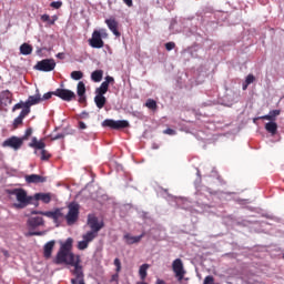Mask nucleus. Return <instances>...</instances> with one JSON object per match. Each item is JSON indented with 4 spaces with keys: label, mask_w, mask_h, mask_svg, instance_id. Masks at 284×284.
<instances>
[{
    "label": "nucleus",
    "mask_w": 284,
    "mask_h": 284,
    "mask_svg": "<svg viewBox=\"0 0 284 284\" xmlns=\"http://www.w3.org/2000/svg\"><path fill=\"white\" fill-rule=\"evenodd\" d=\"M7 194L9 196H16L18 203L13 204L16 210H23L28 207V205H34L39 207V201L42 203H50L52 201V194L50 193H36L34 196L28 195V191L26 189H8Z\"/></svg>",
    "instance_id": "f257e3e1"
},
{
    "label": "nucleus",
    "mask_w": 284,
    "mask_h": 284,
    "mask_svg": "<svg viewBox=\"0 0 284 284\" xmlns=\"http://www.w3.org/2000/svg\"><path fill=\"white\" fill-rule=\"evenodd\" d=\"M74 240L69 237L65 242H60V248L53 258L54 265H69L74 267L81 265V255H77L72 252Z\"/></svg>",
    "instance_id": "f03ea898"
},
{
    "label": "nucleus",
    "mask_w": 284,
    "mask_h": 284,
    "mask_svg": "<svg viewBox=\"0 0 284 284\" xmlns=\"http://www.w3.org/2000/svg\"><path fill=\"white\" fill-rule=\"evenodd\" d=\"M29 148H32L33 150H41V161H50L52 158V154L45 150V139L39 140L37 136H33L29 143Z\"/></svg>",
    "instance_id": "7ed1b4c3"
},
{
    "label": "nucleus",
    "mask_w": 284,
    "mask_h": 284,
    "mask_svg": "<svg viewBox=\"0 0 284 284\" xmlns=\"http://www.w3.org/2000/svg\"><path fill=\"white\" fill-rule=\"evenodd\" d=\"M105 37H108V32H105L104 29H102L100 31L94 30L91 39H89V45H91V48L101 50V48H103V45H105V42H103V39H105Z\"/></svg>",
    "instance_id": "20e7f679"
},
{
    "label": "nucleus",
    "mask_w": 284,
    "mask_h": 284,
    "mask_svg": "<svg viewBox=\"0 0 284 284\" xmlns=\"http://www.w3.org/2000/svg\"><path fill=\"white\" fill-rule=\"evenodd\" d=\"M31 214H40L41 216H47V219H52L57 227H59V221L63 219V207L54 209L53 211H31Z\"/></svg>",
    "instance_id": "39448f33"
},
{
    "label": "nucleus",
    "mask_w": 284,
    "mask_h": 284,
    "mask_svg": "<svg viewBox=\"0 0 284 284\" xmlns=\"http://www.w3.org/2000/svg\"><path fill=\"white\" fill-rule=\"evenodd\" d=\"M60 219H65L68 225H74L79 221V204H69L68 214L63 213V217Z\"/></svg>",
    "instance_id": "423d86ee"
},
{
    "label": "nucleus",
    "mask_w": 284,
    "mask_h": 284,
    "mask_svg": "<svg viewBox=\"0 0 284 284\" xmlns=\"http://www.w3.org/2000/svg\"><path fill=\"white\" fill-rule=\"evenodd\" d=\"M102 128H110L111 130H125V128H130V122H128V120L106 119L102 122Z\"/></svg>",
    "instance_id": "0eeeda50"
},
{
    "label": "nucleus",
    "mask_w": 284,
    "mask_h": 284,
    "mask_svg": "<svg viewBox=\"0 0 284 284\" xmlns=\"http://www.w3.org/2000/svg\"><path fill=\"white\" fill-rule=\"evenodd\" d=\"M70 270L72 276L74 278L71 280L72 284H85V274L83 273V264H78L75 266H71Z\"/></svg>",
    "instance_id": "6e6552de"
},
{
    "label": "nucleus",
    "mask_w": 284,
    "mask_h": 284,
    "mask_svg": "<svg viewBox=\"0 0 284 284\" xmlns=\"http://www.w3.org/2000/svg\"><path fill=\"white\" fill-rule=\"evenodd\" d=\"M54 68H57L54 59H44L36 64V70H39L40 72H52Z\"/></svg>",
    "instance_id": "1a4fd4ad"
},
{
    "label": "nucleus",
    "mask_w": 284,
    "mask_h": 284,
    "mask_svg": "<svg viewBox=\"0 0 284 284\" xmlns=\"http://www.w3.org/2000/svg\"><path fill=\"white\" fill-rule=\"evenodd\" d=\"M172 270L178 278V281H183L185 277V268L183 267V260L176 258L172 263Z\"/></svg>",
    "instance_id": "9d476101"
},
{
    "label": "nucleus",
    "mask_w": 284,
    "mask_h": 284,
    "mask_svg": "<svg viewBox=\"0 0 284 284\" xmlns=\"http://www.w3.org/2000/svg\"><path fill=\"white\" fill-rule=\"evenodd\" d=\"M110 83H114V78L106 75L104 82L95 89V97H105V94H108V90H110Z\"/></svg>",
    "instance_id": "9b49d317"
},
{
    "label": "nucleus",
    "mask_w": 284,
    "mask_h": 284,
    "mask_svg": "<svg viewBox=\"0 0 284 284\" xmlns=\"http://www.w3.org/2000/svg\"><path fill=\"white\" fill-rule=\"evenodd\" d=\"M54 97H59V99H62V101H72L77 99V94L74 91L68 90V89H57L54 91Z\"/></svg>",
    "instance_id": "f8f14e48"
},
{
    "label": "nucleus",
    "mask_w": 284,
    "mask_h": 284,
    "mask_svg": "<svg viewBox=\"0 0 284 284\" xmlns=\"http://www.w3.org/2000/svg\"><path fill=\"white\" fill-rule=\"evenodd\" d=\"M22 145H23V140L17 136H11L2 143L3 148H12V150H20Z\"/></svg>",
    "instance_id": "ddd939ff"
},
{
    "label": "nucleus",
    "mask_w": 284,
    "mask_h": 284,
    "mask_svg": "<svg viewBox=\"0 0 284 284\" xmlns=\"http://www.w3.org/2000/svg\"><path fill=\"white\" fill-rule=\"evenodd\" d=\"M88 225L91 229V232H94L95 234H99V232L103 230V223H100L99 217L93 215L88 216Z\"/></svg>",
    "instance_id": "4468645a"
},
{
    "label": "nucleus",
    "mask_w": 284,
    "mask_h": 284,
    "mask_svg": "<svg viewBox=\"0 0 284 284\" xmlns=\"http://www.w3.org/2000/svg\"><path fill=\"white\" fill-rule=\"evenodd\" d=\"M27 224L32 230H36V227H41V226L45 225V220H43V217H41V216H32V217L28 219Z\"/></svg>",
    "instance_id": "2eb2a0df"
},
{
    "label": "nucleus",
    "mask_w": 284,
    "mask_h": 284,
    "mask_svg": "<svg viewBox=\"0 0 284 284\" xmlns=\"http://www.w3.org/2000/svg\"><path fill=\"white\" fill-rule=\"evenodd\" d=\"M0 104L4 106L12 105V92L10 90L0 92Z\"/></svg>",
    "instance_id": "dca6fc26"
},
{
    "label": "nucleus",
    "mask_w": 284,
    "mask_h": 284,
    "mask_svg": "<svg viewBox=\"0 0 284 284\" xmlns=\"http://www.w3.org/2000/svg\"><path fill=\"white\" fill-rule=\"evenodd\" d=\"M105 23H106L109 30H111V32L115 37H121V32H119V22L116 21V19H114V18L106 19Z\"/></svg>",
    "instance_id": "f3484780"
},
{
    "label": "nucleus",
    "mask_w": 284,
    "mask_h": 284,
    "mask_svg": "<svg viewBox=\"0 0 284 284\" xmlns=\"http://www.w3.org/2000/svg\"><path fill=\"white\" fill-rule=\"evenodd\" d=\"M54 245H57V241L51 240L47 242L43 246V256L44 258H52V252H54Z\"/></svg>",
    "instance_id": "a211bd4d"
},
{
    "label": "nucleus",
    "mask_w": 284,
    "mask_h": 284,
    "mask_svg": "<svg viewBox=\"0 0 284 284\" xmlns=\"http://www.w3.org/2000/svg\"><path fill=\"white\" fill-rule=\"evenodd\" d=\"M24 181L29 184L30 183L37 184V183H45L48 179L39 174H30L24 176Z\"/></svg>",
    "instance_id": "6ab92c4d"
},
{
    "label": "nucleus",
    "mask_w": 284,
    "mask_h": 284,
    "mask_svg": "<svg viewBox=\"0 0 284 284\" xmlns=\"http://www.w3.org/2000/svg\"><path fill=\"white\" fill-rule=\"evenodd\" d=\"M143 236H145V232L138 236H132L130 233H126L124 235V241L126 245H134V243H141V239H143Z\"/></svg>",
    "instance_id": "aec40b11"
},
{
    "label": "nucleus",
    "mask_w": 284,
    "mask_h": 284,
    "mask_svg": "<svg viewBox=\"0 0 284 284\" xmlns=\"http://www.w3.org/2000/svg\"><path fill=\"white\" fill-rule=\"evenodd\" d=\"M41 103V94L30 95L28 101L24 102V108H32V105H37Z\"/></svg>",
    "instance_id": "412c9836"
},
{
    "label": "nucleus",
    "mask_w": 284,
    "mask_h": 284,
    "mask_svg": "<svg viewBox=\"0 0 284 284\" xmlns=\"http://www.w3.org/2000/svg\"><path fill=\"white\" fill-rule=\"evenodd\" d=\"M94 103L99 110H103V108H105V104L108 103V99L105 98V95H95Z\"/></svg>",
    "instance_id": "4be33fe9"
},
{
    "label": "nucleus",
    "mask_w": 284,
    "mask_h": 284,
    "mask_svg": "<svg viewBox=\"0 0 284 284\" xmlns=\"http://www.w3.org/2000/svg\"><path fill=\"white\" fill-rule=\"evenodd\" d=\"M281 115V110H272L268 112V114L263 115L261 119H263L264 121H271L274 122L276 121V116Z\"/></svg>",
    "instance_id": "5701e85b"
},
{
    "label": "nucleus",
    "mask_w": 284,
    "mask_h": 284,
    "mask_svg": "<svg viewBox=\"0 0 284 284\" xmlns=\"http://www.w3.org/2000/svg\"><path fill=\"white\" fill-rule=\"evenodd\" d=\"M91 79L94 83H101L103 80V70H95L91 73Z\"/></svg>",
    "instance_id": "b1692460"
},
{
    "label": "nucleus",
    "mask_w": 284,
    "mask_h": 284,
    "mask_svg": "<svg viewBox=\"0 0 284 284\" xmlns=\"http://www.w3.org/2000/svg\"><path fill=\"white\" fill-rule=\"evenodd\" d=\"M265 130L266 132H270V134H276V132H278V124H276V122H267L265 124Z\"/></svg>",
    "instance_id": "393cba45"
},
{
    "label": "nucleus",
    "mask_w": 284,
    "mask_h": 284,
    "mask_svg": "<svg viewBox=\"0 0 284 284\" xmlns=\"http://www.w3.org/2000/svg\"><path fill=\"white\" fill-rule=\"evenodd\" d=\"M97 236H99V233H94L93 231H89L87 232L82 239L88 243H92V241H94L97 239Z\"/></svg>",
    "instance_id": "a878e982"
},
{
    "label": "nucleus",
    "mask_w": 284,
    "mask_h": 284,
    "mask_svg": "<svg viewBox=\"0 0 284 284\" xmlns=\"http://www.w3.org/2000/svg\"><path fill=\"white\" fill-rule=\"evenodd\" d=\"M150 268V264H142L139 270L141 281H145L148 278V270Z\"/></svg>",
    "instance_id": "bb28decb"
},
{
    "label": "nucleus",
    "mask_w": 284,
    "mask_h": 284,
    "mask_svg": "<svg viewBox=\"0 0 284 284\" xmlns=\"http://www.w3.org/2000/svg\"><path fill=\"white\" fill-rule=\"evenodd\" d=\"M58 19H59V17H57V16H53L52 19L48 14L41 16V21H43V23H49V26H54V22H57Z\"/></svg>",
    "instance_id": "cd10ccee"
},
{
    "label": "nucleus",
    "mask_w": 284,
    "mask_h": 284,
    "mask_svg": "<svg viewBox=\"0 0 284 284\" xmlns=\"http://www.w3.org/2000/svg\"><path fill=\"white\" fill-rule=\"evenodd\" d=\"M20 54L28 57V54H32V45L28 43H23L20 45Z\"/></svg>",
    "instance_id": "c85d7f7f"
},
{
    "label": "nucleus",
    "mask_w": 284,
    "mask_h": 284,
    "mask_svg": "<svg viewBox=\"0 0 284 284\" xmlns=\"http://www.w3.org/2000/svg\"><path fill=\"white\" fill-rule=\"evenodd\" d=\"M145 108H149V110L156 111L159 105L156 104V102L154 100L148 99L145 102Z\"/></svg>",
    "instance_id": "c756f323"
},
{
    "label": "nucleus",
    "mask_w": 284,
    "mask_h": 284,
    "mask_svg": "<svg viewBox=\"0 0 284 284\" xmlns=\"http://www.w3.org/2000/svg\"><path fill=\"white\" fill-rule=\"evenodd\" d=\"M77 92H78V97H83V95H85V83H83L82 81H80V82L78 83V90H77Z\"/></svg>",
    "instance_id": "7c9ffc66"
},
{
    "label": "nucleus",
    "mask_w": 284,
    "mask_h": 284,
    "mask_svg": "<svg viewBox=\"0 0 284 284\" xmlns=\"http://www.w3.org/2000/svg\"><path fill=\"white\" fill-rule=\"evenodd\" d=\"M71 79H73L74 81H81V79H83V72L81 71L71 72Z\"/></svg>",
    "instance_id": "2f4dec72"
},
{
    "label": "nucleus",
    "mask_w": 284,
    "mask_h": 284,
    "mask_svg": "<svg viewBox=\"0 0 284 284\" xmlns=\"http://www.w3.org/2000/svg\"><path fill=\"white\" fill-rule=\"evenodd\" d=\"M30 114V106H24V109L20 112V114L18 115V118L26 119L28 115Z\"/></svg>",
    "instance_id": "473e14b6"
},
{
    "label": "nucleus",
    "mask_w": 284,
    "mask_h": 284,
    "mask_svg": "<svg viewBox=\"0 0 284 284\" xmlns=\"http://www.w3.org/2000/svg\"><path fill=\"white\" fill-rule=\"evenodd\" d=\"M32 128H29L26 130L24 134L20 138L23 141H28V139H30V136H32Z\"/></svg>",
    "instance_id": "72a5a7b5"
},
{
    "label": "nucleus",
    "mask_w": 284,
    "mask_h": 284,
    "mask_svg": "<svg viewBox=\"0 0 284 284\" xmlns=\"http://www.w3.org/2000/svg\"><path fill=\"white\" fill-rule=\"evenodd\" d=\"M255 81H256V78L254 77V74H248L245 79L246 85H252V83H254Z\"/></svg>",
    "instance_id": "f704fd0d"
},
{
    "label": "nucleus",
    "mask_w": 284,
    "mask_h": 284,
    "mask_svg": "<svg viewBox=\"0 0 284 284\" xmlns=\"http://www.w3.org/2000/svg\"><path fill=\"white\" fill-rule=\"evenodd\" d=\"M19 125H23V120L18 116L13 120V130H17Z\"/></svg>",
    "instance_id": "c9c22d12"
},
{
    "label": "nucleus",
    "mask_w": 284,
    "mask_h": 284,
    "mask_svg": "<svg viewBox=\"0 0 284 284\" xmlns=\"http://www.w3.org/2000/svg\"><path fill=\"white\" fill-rule=\"evenodd\" d=\"M88 245L90 244H88L84 240H82L78 243V250H81V251L88 250Z\"/></svg>",
    "instance_id": "e433bc0d"
},
{
    "label": "nucleus",
    "mask_w": 284,
    "mask_h": 284,
    "mask_svg": "<svg viewBox=\"0 0 284 284\" xmlns=\"http://www.w3.org/2000/svg\"><path fill=\"white\" fill-rule=\"evenodd\" d=\"M176 48V43L174 42H166L165 43V50H168V52L174 50Z\"/></svg>",
    "instance_id": "4c0bfd02"
},
{
    "label": "nucleus",
    "mask_w": 284,
    "mask_h": 284,
    "mask_svg": "<svg viewBox=\"0 0 284 284\" xmlns=\"http://www.w3.org/2000/svg\"><path fill=\"white\" fill-rule=\"evenodd\" d=\"M113 264L115 265V272H121V260H119V257L114 260Z\"/></svg>",
    "instance_id": "58836bf2"
},
{
    "label": "nucleus",
    "mask_w": 284,
    "mask_h": 284,
    "mask_svg": "<svg viewBox=\"0 0 284 284\" xmlns=\"http://www.w3.org/2000/svg\"><path fill=\"white\" fill-rule=\"evenodd\" d=\"M52 97H54V91L44 93L41 101H48V99H52Z\"/></svg>",
    "instance_id": "ea45409f"
},
{
    "label": "nucleus",
    "mask_w": 284,
    "mask_h": 284,
    "mask_svg": "<svg viewBox=\"0 0 284 284\" xmlns=\"http://www.w3.org/2000/svg\"><path fill=\"white\" fill-rule=\"evenodd\" d=\"M51 8H54L55 10H59V8H61V6H63L62 1H53L51 2Z\"/></svg>",
    "instance_id": "a19ab883"
},
{
    "label": "nucleus",
    "mask_w": 284,
    "mask_h": 284,
    "mask_svg": "<svg viewBox=\"0 0 284 284\" xmlns=\"http://www.w3.org/2000/svg\"><path fill=\"white\" fill-rule=\"evenodd\" d=\"M21 108H26V103H23V102L17 103V104L12 108V112H17V110H21Z\"/></svg>",
    "instance_id": "79ce46f5"
},
{
    "label": "nucleus",
    "mask_w": 284,
    "mask_h": 284,
    "mask_svg": "<svg viewBox=\"0 0 284 284\" xmlns=\"http://www.w3.org/2000/svg\"><path fill=\"white\" fill-rule=\"evenodd\" d=\"M163 134H169V136H174V134H176V131L174 129H166L163 131Z\"/></svg>",
    "instance_id": "37998d69"
},
{
    "label": "nucleus",
    "mask_w": 284,
    "mask_h": 284,
    "mask_svg": "<svg viewBox=\"0 0 284 284\" xmlns=\"http://www.w3.org/2000/svg\"><path fill=\"white\" fill-rule=\"evenodd\" d=\"M59 139H65V134L64 133H58L57 135L51 138V141H59Z\"/></svg>",
    "instance_id": "c03bdc74"
},
{
    "label": "nucleus",
    "mask_w": 284,
    "mask_h": 284,
    "mask_svg": "<svg viewBox=\"0 0 284 284\" xmlns=\"http://www.w3.org/2000/svg\"><path fill=\"white\" fill-rule=\"evenodd\" d=\"M111 283H119V273H115L111 276Z\"/></svg>",
    "instance_id": "a18cd8bd"
},
{
    "label": "nucleus",
    "mask_w": 284,
    "mask_h": 284,
    "mask_svg": "<svg viewBox=\"0 0 284 284\" xmlns=\"http://www.w3.org/2000/svg\"><path fill=\"white\" fill-rule=\"evenodd\" d=\"M88 128V125H85V123L83 121L79 122V129L80 130H85Z\"/></svg>",
    "instance_id": "49530a36"
},
{
    "label": "nucleus",
    "mask_w": 284,
    "mask_h": 284,
    "mask_svg": "<svg viewBox=\"0 0 284 284\" xmlns=\"http://www.w3.org/2000/svg\"><path fill=\"white\" fill-rule=\"evenodd\" d=\"M123 3H125V6H128L129 8H132L133 6L132 0H123Z\"/></svg>",
    "instance_id": "de8ad7c7"
},
{
    "label": "nucleus",
    "mask_w": 284,
    "mask_h": 284,
    "mask_svg": "<svg viewBox=\"0 0 284 284\" xmlns=\"http://www.w3.org/2000/svg\"><path fill=\"white\" fill-rule=\"evenodd\" d=\"M79 103H85V95H79Z\"/></svg>",
    "instance_id": "09e8293b"
},
{
    "label": "nucleus",
    "mask_w": 284,
    "mask_h": 284,
    "mask_svg": "<svg viewBox=\"0 0 284 284\" xmlns=\"http://www.w3.org/2000/svg\"><path fill=\"white\" fill-rule=\"evenodd\" d=\"M31 236H43L42 232H33L31 233Z\"/></svg>",
    "instance_id": "8fccbe9b"
},
{
    "label": "nucleus",
    "mask_w": 284,
    "mask_h": 284,
    "mask_svg": "<svg viewBox=\"0 0 284 284\" xmlns=\"http://www.w3.org/2000/svg\"><path fill=\"white\" fill-rule=\"evenodd\" d=\"M2 254L6 256V258H8V256H10V253H8L7 250H3V251H2Z\"/></svg>",
    "instance_id": "3c124183"
},
{
    "label": "nucleus",
    "mask_w": 284,
    "mask_h": 284,
    "mask_svg": "<svg viewBox=\"0 0 284 284\" xmlns=\"http://www.w3.org/2000/svg\"><path fill=\"white\" fill-rule=\"evenodd\" d=\"M155 284H166L165 281L158 278Z\"/></svg>",
    "instance_id": "603ef678"
},
{
    "label": "nucleus",
    "mask_w": 284,
    "mask_h": 284,
    "mask_svg": "<svg viewBox=\"0 0 284 284\" xmlns=\"http://www.w3.org/2000/svg\"><path fill=\"white\" fill-rule=\"evenodd\" d=\"M57 58H58V59H64V53H58V54H57Z\"/></svg>",
    "instance_id": "864d4df0"
},
{
    "label": "nucleus",
    "mask_w": 284,
    "mask_h": 284,
    "mask_svg": "<svg viewBox=\"0 0 284 284\" xmlns=\"http://www.w3.org/2000/svg\"><path fill=\"white\" fill-rule=\"evenodd\" d=\"M250 84H247V82H244V84H243V87H242V90H247V87H248Z\"/></svg>",
    "instance_id": "5fc2aeb1"
},
{
    "label": "nucleus",
    "mask_w": 284,
    "mask_h": 284,
    "mask_svg": "<svg viewBox=\"0 0 284 284\" xmlns=\"http://www.w3.org/2000/svg\"><path fill=\"white\" fill-rule=\"evenodd\" d=\"M82 115H84V116H85V115H88V113H82Z\"/></svg>",
    "instance_id": "6e6d98bb"
},
{
    "label": "nucleus",
    "mask_w": 284,
    "mask_h": 284,
    "mask_svg": "<svg viewBox=\"0 0 284 284\" xmlns=\"http://www.w3.org/2000/svg\"><path fill=\"white\" fill-rule=\"evenodd\" d=\"M82 115H84V116H85V115H88V113H82Z\"/></svg>",
    "instance_id": "4d7b16f0"
},
{
    "label": "nucleus",
    "mask_w": 284,
    "mask_h": 284,
    "mask_svg": "<svg viewBox=\"0 0 284 284\" xmlns=\"http://www.w3.org/2000/svg\"><path fill=\"white\" fill-rule=\"evenodd\" d=\"M282 258H284V253H283V255H282Z\"/></svg>",
    "instance_id": "13d9d810"
}]
</instances>
